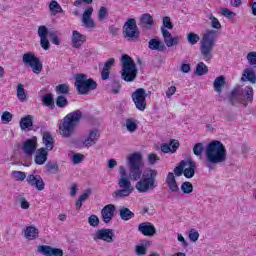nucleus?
Returning a JSON list of instances; mask_svg holds the SVG:
<instances>
[{
	"label": "nucleus",
	"mask_w": 256,
	"mask_h": 256,
	"mask_svg": "<svg viewBox=\"0 0 256 256\" xmlns=\"http://www.w3.org/2000/svg\"><path fill=\"white\" fill-rule=\"evenodd\" d=\"M22 61L24 65L31 67L35 75H39L41 71H43V63H41V60L37 56H35V53L33 52H27L23 54Z\"/></svg>",
	"instance_id": "nucleus-10"
},
{
	"label": "nucleus",
	"mask_w": 256,
	"mask_h": 256,
	"mask_svg": "<svg viewBox=\"0 0 256 256\" xmlns=\"http://www.w3.org/2000/svg\"><path fill=\"white\" fill-rule=\"evenodd\" d=\"M122 61V70H121V77L126 83H131L137 79V64L131 56L128 54H123L121 57Z\"/></svg>",
	"instance_id": "nucleus-6"
},
{
	"label": "nucleus",
	"mask_w": 256,
	"mask_h": 256,
	"mask_svg": "<svg viewBox=\"0 0 256 256\" xmlns=\"http://www.w3.org/2000/svg\"><path fill=\"white\" fill-rule=\"evenodd\" d=\"M205 155L208 163L217 164L227 161V149L219 140H213L207 145Z\"/></svg>",
	"instance_id": "nucleus-2"
},
{
	"label": "nucleus",
	"mask_w": 256,
	"mask_h": 256,
	"mask_svg": "<svg viewBox=\"0 0 256 256\" xmlns=\"http://www.w3.org/2000/svg\"><path fill=\"white\" fill-rule=\"evenodd\" d=\"M88 223L91 227L99 226V217L95 214L90 215L88 218Z\"/></svg>",
	"instance_id": "nucleus-48"
},
{
	"label": "nucleus",
	"mask_w": 256,
	"mask_h": 256,
	"mask_svg": "<svg viewBox=\"0 0 256 256\" xmlns=\"http://www.w3.org/2000/svg\"><path fill=\"white\" fill-rule=\"evenodd\" d=\"M19 125L22 131H27V129L33 127V115H26L22 117Z\"/></svg>",
	"instance_id": "nucleus-30"
},
{
	"label": "nucleus",
	"mask_w": 256,
	"mask_h": 256,
	"mask_svg": "<svg viewBox=\"0 0 256 256\" xmlns=\"http://www.w3.org/2000/svg\"><path fill=\"white\" fill-rule=\"evenodd\" d=\"M177 93V87L175 86H170L167 91H166V97H173Z\"/></svg>",
	"instance_id": "nucleus-58"
},
{
	"label": "nucleus",
	"mask_w": 256,
	"mask_h": 256,
	"mask_svg": "<svg viewBox=\"0 0 256 256\" xmlns=\"http://www.w3.org/2000/svg\"><path fill=\"white\" fill-rule=\"evenodd\" d=\"M210 19L212 29H221V22H219V19H217V17L212 15Z\"/></svg>",
	"instance_id": "nucleus-49"
},
{
	"label": "nucleus",
	"mask_w": 256,
	"mask_h": 256,
	"mask_svg": "<svg viewBox=\"0 0 256 256\" xmlns=\"http://www.w3.org/2000/svg\"><path fill=\"white\" fill-rule=\"evenodd\" d=\"M91 194V190H86L82 195L79 196V200L84 203V201H87L89 199V195Z\"/></svg>",
	"instance_id": "nucleus-62"
},
{
	"label": "nucleus",
	"mask_w": 256,
	"mask_h": 256,
	"mask_svg": "<svg viewBox=\"0 0 256 256\" xmlns=\"http://www.w3.org/2000/svg\"><path fill=\"white\" fill-rule=\"evenodd\" d=\"M49 150H46L45 148H39L36 150V154L34 157V161L36 165H45L47 162V157H49Z\"/></svg>",
	"instance_id": "nucleus-22"
},
{
	"label": "nucleus",
	"mask_w": 256,
	"mask_h": 256,
	"mask_svg": "<svg viewBox=\"0 0 256 256\" xmlns=\"http://www.w3.org/2000/svg\"><path fill=\"white\" fill-rule=\"evenodd\" d=\"M48 35L53 43V45H61V40H59V36L54 32H48Z\"/></svg>",
	"instance_id": "nucleus-50"
},
{
	"label": "nucleus",
	"mask_w": 256,
	"mask_h": 256,
	"mask_svg": "<svg viewBox=\"0 0 256 256\" xmlns=\"http://www.w3.org/2000/svg\"><path fill=\"white\" fill-rule=\"evenodd\" d=\"M180 189L184 195H190V193H193V184L189 181L183 182Z\"/></svg>",
	"instance_id": "nucleus-39"
},
{
	"label": "nucleus",
	"mask_w": 256,
	"mask_h": 256,
	"mask_svg": "<svg viewBox=\"0 0 256 256\" xmlns=\"http://www.w3.org/2000/svg\"><path fill=\"white\" fill-rule=\"evenodd\" d=\"M120 178L118 180L119 190H116L112 195L115 199L129 197L131 193H133L134 188L131 184V180L127 176V170H125V166L119 167Z\"/></svg>",
	"instance_id": "nucleus-5"
},
{
	"label": "nucleus",
	"mask_w": 256,
	"mask_h": 256,
	"mask_svg": "<svg viewBox=\"0 0 256 256\" xmlns=\"http://www.w3.org/2000/svg\"><path fill=\"white\" fill-rule=\"evenodd\" d=\"M99 137H100L99 130L97 129L91 130L89 132L88 137L83 142L84 147H93V145H95V143L99 141Z\"/></svg>",
	"instance_id": "nucleus-25"
},
{
	"label": "nucleus",
	"mask_w": 256,
	"mask_h": 256,
	"mask_svg": "<svg viewBox=\"0 0 256 256\" xmlns=\"http://www.w3.org/2000/svg\"><path fill=\"white\" fill-rule=\"evenodd\" d=\"M136 253L137 255H145V253H147V247L144 245L136 246Z\"/></svg>",
	"instance_id": "nucleus-57"
},
{
	"label": "nucleus",
	"mask_w": 256,
	"mask_h": 256,
	"mask_svg": "<svg viewBox=\"0 0 256 256\" xmlns=\"http://www.w3.org/2000/svg\"><path fill=\"white\" fill-rule=\"evenodd\" d=\"M185 163L187 168H184V177L186 179H192V177H195V169H197V163H195V161H193L191 158H188Z\"/></svg>",
	"instance_id": "nucleus-21"
},
{
	"label": "nucleus",
	"mask_w": 256,
	"mask_h": 256,
	"mask_svg": "<svg viewBox=\"0 0 256 256\" xmlns=\"http://www.w3.org/2000/svg\"><path fill=\"white\" fill-rule=\"evenodd\" d=\"M101 217L103 223H111V221H113V217H115V205L108 204L104 206L101 210Z\"/></svg>",
	"instance_id": "nucleus-15"
},
{
	"label": "nucleus",
	"mask_w": 256,
	"mask_h": 256,
	"mask_svg": "<svg viewBox=\"0 0 256 256\" xmlns=\"http://www.w3.org/2000/svg\"><path fill=\"white\" fill-rule=\"evenodd\" d=\"M132 101L138 111L147 109V92L144 88H138L132 93Z\"/></svg>",
	"instance_id": "nucleus-12"
},
{
	"label": "nucleus",
	"mask_w": 256,
	"mask_h": 256,
	"mask_svg": "<svg viewBox=\"0 0 256 256\" xmlns=\"http://www.w3.org/2000/svg\"><path fill=\"white\" fill-rule=\"evenodd\" d=\"M85 41H87L86 35L81 34L77 30L72 31L71 42H72V46L75 49H79L85 43Z\"/></svg>",
	"instance_id": "nucleus-20"
},
{
	"label": "nucleus",
	"mask_w": 256,
	"mask_h": 256,
	"mask_svg": "<svg viewBox=\"0 0 256 256\" xmlns=\"http://www.w3.org/2000/svg\"><path fill=\"white\" fill-rule=\"evenodd\" d=\"M180 69H181L182 73H189V71H191V64L182 63Z\"/></svg>",
	"instance_id": "nucleus-64"
},
{
	"label": "nucleus",
	"mask_w": 256,
	"mask_h": 256,
	"mask_svg": "<svg viewBox=\"0 0 256 256\" xmlns=\"http://www.w3.org/2000/svg\"><path fill=\"white\" fill-rule=\"evenodd\" d=\"M49 9L52 15H57L58 13H63V8L59 5V2L52 0L49 4Z\"/></svg>",
	"instance_id": "nucleus-36"
},
{
	"label": "nucleus",
	"mask_w": 256,
	"mask_h": 256,
	"mask_svg": "<svg viewBox=\"0 0 256 256\" xmlns=\"http://www.w3.org/2000/svg\"><path fill=\"white\" fill-rule=\"evenodd\" d=\"M129 179L137 181L135 189L138 193H149L157 188V175L155 169H148L143 173V156L140 153H133L128 156Z\"/></svg>",
	"instance_id": "nucleus-1"
},
{
	"label": "nucleus",
	"mask_w": 256,
	"mask_h": 256,
	"mask_svg": "<svg viewBox=\"0 0 256 256\" xmlns=\"http://www.w3.org/2000/svg\"><path fill=\"white\" fill-rule=\"evenodd\" d=\"M109 75H111V69L103 67L101 72L102 80L107 81V79H109Z\"/></svg>",
	"instance_id": "nucleus-51"
},
{
	"label": "nucleus",
	"mask_w": 256,
	"mask_h": 256,
	"mask_svg": "<svg viewBox=\"0 0 256 256\" xmlns=\"http://www.w3.org/2000/svg\"><path fill=\"white\" fill-rule=\"evenodd\" d=\"M94 241H104L105 243H113L115 231L109 228L98 229L93 235Z\"/></svg>",
	"instance_id": "nucleus-13"
},
{
	"label": "nucleus",
	"mask_w": 256,
	"mask_h": 256,
	"mask_svg": "<svg viewBox=\"0 0 256 256\" xmlns=\"http://www.w3.org/2000/svg\"><path fill=\"white\" fill-rule=\"evenodd\" d=\"M189 239L190 241H193L195 243V241L199 240V232L195 231V230H191L189 233Z\"/></svg>",
	"instance_id": "nucleus-55"
},
{
	"label": "nucleus",
	"mask_w": 256,
	"mask_h": 256,
	"mask_svg": "<svg viewBox=\"0 0 256 256\" xmlns=\"http://www.w3.org/2000/svg\"><path fill=\"white\" fill-rule=\"evenodd\" d=\"M148 161L150 165H155L159 161V156L155 153H151L148 155Z\"/></svg>",
	"instance_id": "nucleus-53"
},
{
	"label": "nucleus",
	"mask_w": 256,
	"mask_h": 256,
	"mask_svg": "<svg viewBox=\"0 0 256 256\" xmlns=\"http://www.w3.org/2000/svg\"><path fill=\"white\" fill-rule=\"evenodd\" d=\"M241 80H242V81H249L250 83H252L253 85H255V83H256V75H255V72H253V70H250V69L246 68V69L243 71Z\"/></svg>",
	"instance_id": "nucleus-32"
},
{
	"label": "nucleus",
	"mask_w": 256,
	"mask_h": 256,
	"mask_svg": "<svg viewBox=\"0 0 256 256\" xmlns=\"http://www.w3.org/2000/svg\"><path fill=\"white\" fill-rule=\"evenodd\" d=\"M138 231L144 235V237H153L157 233L155 225L151 222H143L138 226Z\"/></svg>",
	"instance_id": "nucleus-18"
},
{
	"label": "nucleus",
	"mask_w": 256,
	"mask_h": 256,
	"mask_svg": "<svg viewBox=\"0 0 256 256\" xmlns=\"http://www.w3.org/2000/svg\"><path fill=\"white\" fill-rule=\"evenodd\" d=\"M83 117V112L81 110H75L68 113L64 118L62 123L59 124V131L62 137H71L75 134V129L79 125L81 118Z\"/></svg>",
	"instance_id": "nucleus-3"
},
{
	"label": "nucleus",
	"mask_w": 256,
	"mask_h": 256,
	"mask_svg": "<svg viewBox=\"0 0 256 256\" xmlns=\"http://www.w3.org/2000/svg\"><path fill=\"white\" fill-rule=\"evenodd\" d=\"M115 65V58H110L104 63V68L111 69Z\"/></svg>",
	"instance_id": "nucleus-63"
},
{
	"label": "nucleus",
	"mask_w": 256,
	"mask_h": 256,
	"mask_svg": "<svg viewBox=\"0 0 256 256\" xmlns=\"http://www.w3.org/2000/svg\"><path fill=\"white\" fill-rule=\"evenodd\" d=\"M47 35H49V29L46 26L42 25L38 27V36L40 37V45L44 51H49V39H47Z\"/></svg>",
	"instance_id": "nucleus-17"
},
{
	"label": "nucleus",
	"mask_w": 256,
	"mask_h": 256,
	"mask_svg": "<svg viewBox=\"0 0 256 256\" xmlns=\"http://www.w3.org/2000/svg\"><path fill=\"white\" fill-rule=\"evenodd\" d=\"M247 61H249L250 65H256V52H249L247 54Z\"/></svg>",
	"instance_id": "nucleus-52"
},
{
	"label": "nucleus",
	"mask_w": 256,
	"mask_h": 256,
	"mask_svg": "<svg viewBox=\"0 0 256 256\" xmlns=\"http://www.w3.org/2000/svg\"><path fill=\"white\" fill-rule=\"evenodd\" d=\"M38 252L44 256H63V250L60 248H54L47 245H41L38 247Z\"/></svg>",
	"instance_id": "nucleus-19"
},
{
	"label": "nucleus",
	"mask_w": 256,
	"mask_h": 256,
	"mask_svg": "<svg viewBox=\"0 0 256 256\" xmlns=\"http://www.w3.org/2000/svg\"><path fill=\"white\" fill-rule=\"evenodd\" d=\"M166 185L172 193H179V184H177V180L175 179V174L173 172H169L167 174Z\"/></svg>",
	"instance_id": "nucleus-24"
},
{
	"label": "nucleus",
	"mask_w": 256,
	"mask_h": 256,
	"mask_svg": "<svg viewBox=\"0 0 256 256\" xmlns=\"http://www.w3.org/2000/svg\"><path fill=\"white\" fill-rule=\"evenodd\" d=\"M126 128L130 133L137 131V123L131 119L126 120Z\"/></svg>",
	"instance_id": "nucleus-47"
},
{
	"label": "nucleus",
	"mask_w": 256,
	"mask_h": 256,
	"mask_svg": "<svg viewBox=\"0 0 256 256\" xmlns=\"http://www.w3.org/2000/svg\"><path fill=\"white\" fill-rule=\"evenodd\" d=\"M195 73L198 75V77H203V75H207V73H209V67H207V65H205L203 62H199L196 65Z\"/></svg>",
	"instance_id": "nucleus-35"
},
{
	"label": "nucleus",
	"mask_w": 256,
	"mask_h": 256,
	"mask_svg": "<svg viewBox=\"0 0 256 256\" xmlns=\"http://www.w3.org/2000/svg\"><path fill=\"white\" fill-rule=\"evenodd\" d=\"M55 91L57 95H69V84H59L58 86H56Z\"/></svg>",
	"instance_id": "nucleus-38"
},
{
	"label": "nucleus",
	"mask_w": 256,
	"mask_h": 256,
	"mask_svg": "<svg viewBox=\"0 0 256 256\" xmlns=\"http://www.w3.org/2000/svg\"><path fill=\"white\" fill-rule=\"evenodd\" d=\"M221 13L224 17H227L228 19H231V17H233V15H235L234 12L228 10L227 8H222Z\"/></svg>",
	"instance_id": "nucleus-59"
},
{
	"label": "nucleus",
	"mask_w": 256,
	"mask_h": 256,
	"mask_svg": "<svg viewBox=\"0 0 256 256\" xmlns=\"http://www.w3.org/2000/svg\"><path fill=\"white\" fill-rule=\"evenodd\" d=\"M12 177L16 181H25V179H27V174L23 171H12Z\"/></svg>",
	"instance_id": "nucleus-45"
},
{
	"label": "nucleus",
	"mask_w": 256,
	"mask_h": 256,
	"mask_svg": "<svg viewBox=\"0 0 256 256\" xmlns=\"http://www.w3.org/2000/svg\"><path fill=\"white\" fill-rule=\"evenodd\" d=\"M75 87L79 95H87V93L97 89V82L92 78H87V75L85 74H77Z\"/></svg>",
	"instance_id": "nucleus-7"
},
{
	"label": "nucleus",
	"mask_w": 256,
	"mask_h": 256,
	"mask_svg": "<svg viewBox=\"0 0 256 256\" xmlns=\"http://www.w3.org/2000/svg\"><path fill=\"white\" fill-rule=\"evenodd\" d=\"M200 39L201 38L198 36V34H195L193 32H190L187 34V41L190 45H197V43H199Z\"/></svg>",
	"instance_id": "nucleus-42"
},
{
	"label": "nucleus",
	"mask_w": 256,
	"mask_h": 256,
	"mask_svg": "<svg viewBox=\"0 0 256 256\" xmlns=\"http://www.w3.org/2000/svg\"><path fill=\"white\" fill-rule=\"evenodd\" d=\"M246 91V101L243 100V95L239 93V89H234L231 92L229 101L232 105H235V103H241L245 107H247V103H251L253 101V88L251 86L245 87Z\"/></svg>",
	"instance_id": "nucleus-11"
},
{
	"label": "nucleus",
	"mask_w": 256,
	"mask_h": 256,
	"mask_svg": "<svg viewBox=\"0 0 256 256\" xmlns=\"http://www.w3.org/2000/svg\"><path fill=\"white\" fill-rule=\"evenodd\" d=\"M42 141L46 147V151H53V147H55V141L53 140L51 132H44L42 136Z\"/></svg>",
	"instance_id": "nucleus-28"
},
{
	"label": "nucleus",
	"mask_w": 256,
	"mask_h": 256,
	"mask_svg": "<svg viewBox=\"0 0 256 256\" xmlns=\"http://www.w3.org/2000/svg\"><path fill=\"white\" fill-rule=\"evenodd\" d=\"M179 141L172 139L170 140V142L167 143H163L160 146V149L162 151V153H177V149H179Z\"/></svg>",
	"instance_id": "nucleus-23"
},
{
	"label": "nucleus",
	"mask_w": 256,
	"mask_h": 256,
	"mask_svg": "<svg viewBox=\"0 0 256 256\" xmlns=\"http://www.w3.org/2000/svg\"><path fill=\"white\" fill-rule=\"evenodd\" d=\"M30 206L31 204L29 203V201H27L25 198H20L21 209H29Z\"/></svg>",
	"instance_id": "nucleus-61"
},
{
	"label": "nucleus",
	"mask_w": 256,
	"mask_h": 256,
	"mask_svg": "<svg viewBox=\"0 0 256 256\" xmlns=\"http://www.w3.org/2000/svg\"><path fill=\"white\" fill-rule=\"evenodd\" d=\"M153 16L151 14H143L140 17V27L142 29H149V27H153Z\"/></svg>",
	"instance_id": "nucleus-29"
},
{
	"label": "nucleus",
	"mask_w": 256,
	"mask_h": 256,
	"mask_svg": "<svg viewBox=\"0 0 256 256\" xmlns=\"http://www.w3.org/2000/svg\"><path fill=\"white\" fill-rule=\"evenodd\" d=\"M148 47L151 51H159L160 53L167 51V46H165V43L155 38L149 40Z\"/></svg>",
	"instance_id": "nucleus-26"
},
{
	"label": "nucleus",
	"mask_w": 256,
	"mask_h": 256,
	"mask_svg": "<svg viewBox=\"0 0 256 256\" xmlns=\"http://www.w3.org/2000/svg\"><path fill=\"white\" fill-rule=\"evenodd\" d=\"M26 181L28 185L35 187L37 191H43V189H45V182L43 181L41 175L29 174L26 177Z\"/></svg>",
	"instance_id": "nucleus-14"
},
{
	"label": "nucleus",
	"mask_w": 256,
	"mask_h": 256,
	"mask_svg": "<svg viewBox=\"0 0 256 256\" xmlns=\"http://www.w3.org/2000/svg\"><path fill=\"white\" fill-rule=\"evenodd\" d=\"M166 29H173V23L169 16L163 17V27L161 28L162 36L166 47H173L179 45V36H172L171 32Z\"/></svg>",
	"instance_id": "nucleus-9"
},
{
	"label": "nucleus",
	"mask_w": 256,
	"mask_h": 256,
	"mask_svg": "<svg viewBox=\"0 0 256 256\" xmlns=\"http://www.w3.org/2000/svg\"><path fill=\"white\" fill-rule=\"evenodd\" d=\"M69 105V100L63 95H58L56 98V106L60 109H65Z\"/></svg>",
	"instance_id": "nucleus-40"
},
{
	"label": "nucleus",
	"mask_w": 256,
	"mask_h": 256,
	"mask_svg": "<svg viewBox=\"0 0 256 256\" xmlns=\"http://www.w3.org/2000/svg\"><path fill=\"white\" fill-rule=\"evenodd\" d=\"M16 95L21 103H23L25 99H27V93L25 92V87L23 86V84H18Z\"/></svg>",
	"instance_id": "nucleus-37"
},
{
	"label": "nucleus",
	"mask_w": 256,
	"mask_h": 256,
	"mask_svg": "<svg viewBox=\"0 0 256 256\" xmlns=\"http://www.w3.org/2000/svg\"><path fill=\"white\" fill-rule=\"evenodd\" d=\"M205 148L203 147V143H196L193 147V153L196 157L203 155V151Z\"/></svg>",
	"instance_id": "nucleus-46"
},
{
	"label": "nucleus",
	"mask_w": 256,
	"mask_h": 256,
	"mask_svg": "<svg viewBox=\"0 0 256 256\" xmlns=\"http://www.w3.org/2000/svg\"><path fill=\"white\" fill-rule=\"evenodd\" d=\"M226 81H225V76L221 75L218 76L213 83V87H214V91H216V93H221L223 91V87H225L226 85Z\"/></svg>",
	"instance_id": "nucleus-31"
},
{
	"label": "nucleus",
	"mask_w": 256,
	"mask_h": 256,
	"mask_svg": "<svg viewBox=\"0 0 256 256\" xmlns=\"http://www.w3.org/2000/svg\"><path fill=\"white\" fill-rule=\"evenodd\" d=\"M13 121V114L9 111H4L1 115V122L3 125H7Z\"/></svg>",
	"instance_id": "nucleus-43"
},
{
	"label": "nucleus",
	"mask_w": 256,
	"mask_h": 256,
	"mask_svg": "<svg viewBox=\"0 0 256 256\" xmlns=\"http://www.w3.org/2000/svg\"><path fill=\"white\" fill-rule=\"evenodd\" d=\"M24 237L28 241H35L39 237V229L35 226H27L24 229Z\"/></svg>",
	"instance_id": "nucleus-27"
},
{
	"label": "nucleus",
	"mask_w": 256,
	"mask_h": 256,
	"mask_svg": "<svg viewBox=\"0 0 256 256\" xmlns=\"http://www.w3.org/2000/svg\"><path fill=\"white\" fill-rule=\"evenodd\" d=\"M22 151L27 157H33V154L37 151V138L27 139L23 143Z\"/></svg>",
	"instance_id": "nucleus-16"
},
{
	"label": "nucleus",
	"mask_w": 256,
	"mask_h": 256,
	"mask_svg": "<svg viewBox=\"0 0 256 256\" xmlns=\"http://www.w3.org/2000/svg\"><path fill=\"white\" fill-rule=\"evenodd\" d=\"M91 15H93V7H89L84 11L82 19H89Z\"/></svg>",
	"instance_id": "nucleus-60"
},
{
	"label": "nucleus",
	"mask_w": 256,
	"mask_h": 256,
	"mask_svg": "<svg viewBox=\"0 0 256 256\" xmlns=\"http://www.w3.org/2000/svg\"><path fill=\"white\" fill-rule=\"evenodd\" d=\"M82 19H83L84 25L89 29H93V27H95V21H93V19L91 18H82Z\"/></svg>",
	"instance_id": "nucleus-54"
},
{
	"label": "nucleus",
	"mask_w": 256,
	"mask_h": 256,
	"mask_svg": "<svg viewBox=\"0 0 256 256\" xmlns=\"http://www.w3.org/2000/svg\"><path fill=\"white\" fill-rule=\"evenodd\" d=\"M42 103L45 107H49L50 109H55V100L53 99V94L48 93L42 97Z\"/></svg>",
	"instance_id": "nucleus-33"
},
{
	"label": "nucleus",
	"mask_w": 256,
	"mask_h": 256,
	"mask_svg": "<svg viewBox=\"0 0 256 256\" xmlns=\"http://www.w3.org/2000/svg\"><path fill=\"white\" fill-rule=\"evenodd\" d=\"M83 159H85V156L83 154H74L72 161L73 163H75L76 165L81 163V161H83Z\"/></svg>",
	"instance_id": "nucleus-56"
},
{
	"label": "nucleus",
	"mask_w": 256,
	"mask_h": 256,
	"mask_svg": "<svg viewBox=\"0 0 256 256\" xmlns=\"http://www.w3.org/2000/svg\"><path fill=\"white\" fill-rule=\"evenodd\" d=\"M122 33L127 41H139L141 32L137 26V21L134 18H129L123 25Z\"/></svg>",
	"instance_id": "nucleus-8"
},
{
	"label": "nucleus",
	"mask_w": 256,
	"mask_h": 256,
	"mask_svg": "<svg viewBox=\"0 0 256 256\" xmlns=\"http://www.w3.org/2000/svg\"><path fill=\"white\" fill-rule=\"evenodd\" d=\"M187 167V162L182 160L177 167L174 168V174L176 177H181L182 173L184 174V169Z\"/></svg>",
	"instance_id": "nucleus-41"
},
{
	"label": "nucleus",
	"mask_w": 256,
	"mask_h": 256,
	"mask_svg": "<svg viewBox=\"0 0 256 256\" xmlns=\"http://www.w3.org/2000/svg\"><path fill=\"white\" fill-rule=\"evenodd\" d=\"M135 217V213L130 211L129 208L123 207L120 209V218L122 221H130V219H133Z\"/></svg>",
	"instance_id": "nucleus-34"
},
{
	"label": "nucleus",
	"mask_w": 256,
	"mask_h": 256,
	"mask_svg": "<svg viewBox=\"0 0 256 256\" xmlns=\"http://www.w3.org/2000/svg\"><path fill=\"white\" fill-rule=\"evenodd\" d=\"M107 17H109V11L107 10V8L105 6L100 7L98 11V20L102 22L105 21Z\"/></svg>",
	"instance_id": "nucleus-44"
},
{
	"label": "nucleus",
	"mask_w": 256,
	"mask_h": 256,
	"mask_svg": "<svg viewBox=\"0 0 256 256\" xmlns=\"http://www.w3.org/2000/svg\"><path fill=\"white\" fill-rule=\"evenodd\" d=\"M219 35L215 30H207L200 41V53L206 63L213 59V49Z\"/></svg>",
	"instance_id": "nucleus-4"
}]
</instances>
